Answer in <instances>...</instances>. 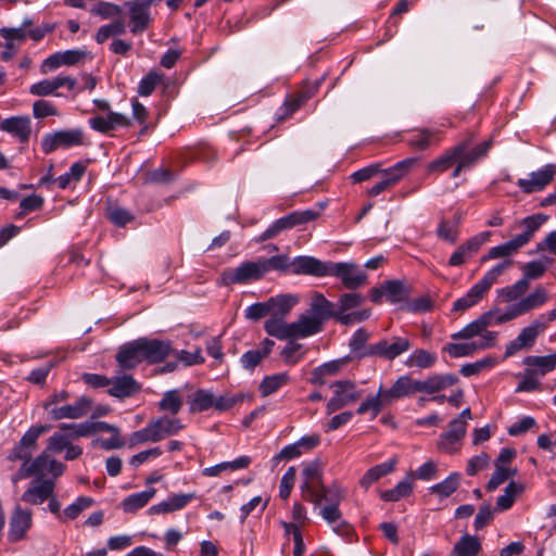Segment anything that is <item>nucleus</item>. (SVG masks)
<instances>
[{
    "mask_svg": "<svg viewBox=\"0 0 556 556\" xmlns=\"http://www.w3.org/2000/svg\"><path fill=\"white\" fill-rule=\"evenodd\" d=\"M317 217L318 212L314 210L292 212L283 217L278 218L273 224H270L269 227L255 239V242H265L269 239L275 238L285 230L315 220Z\"/></svg>",
    "mask_w": 556,
    "mask_h": 556,
    "instance_id": "nucleus-7",
    "label": "nucleus"
},
{
    "mask_svg": "<svg viewBox=\"0 0 556 556\" xmlns=\"http://www.w3.org/2000/svg\"><path fill=\"white\" fill-rule=\"evenodd\" d=\"M262 266L264 267L263 273L264 276L271 269L275 270H287L290 268L291 273H293V266L292 263L294 262V258L292 261L289 260V257L285 254L281 255H275L268 258H260Z\"/></svg>",
    "mask_w": 556,
    "mask_h": 556,
    "instance_id": "nucleus-55",
    "label": "nucleus"
},
{
    "mask_svg": "<svg viewBox=\"0 0 556 556\" xmlns=\"http://www.w3.org/2000/svg\"><path fill=\"white\" fill-rule=\"evenodd\" d=\"M131 109H132V118L139 125H141V129L139 131L140 136L146 135L148 131H150L154 128V126L147 123V119L149 117V111L142 103H140L138 100L134 99L131 101Z\"/></svg>",
    "mask_w": 556,
    "mask_h": 556,
    "instance_id": "nucleus-59",
    "label": "nucleus"
},
{
    "mask_svg": "<svg viewBox=\"0 0 556 556\" xmlns=\"http://www.w3.org/2000/svg\"><path fill=\"white\" fill-rule=\"evenodd\" d=\"M74 441L70 431L67 430L66 424L59 426V429L53 432L47 440L46 451L52 454L62 453L72 442Z\"/></svg>",
    "mask_w": 556,
    "mask_h": 556,
    "instance_id": "nucleus-39",
    "label": "nucleus"
},
{
    "mask_svg": "<svg viewBox=\"0 0 556 556\" xmlns=\"http://www.w3.org/2000/svg\"><path fill=\"white\" fill-rule=\"evenodd\" d=\"M184 405V397L179 389L166 391L161 401L159 402V409L161 412L177 415Z\"/></svg>",
    "mask_w": 556,
    "mask_h": 556,
    "instance_id": "nucleus-42",
    "label": "nucleus"
},
{
    "mask_svg": "<svg viewBox=\"0 0 556 556\" xmlns=\"http://www.w3.org/2000/svg\"><path fill=\"white\" fill-rule=\"evenodd\" d=\"M555 175V165L547 164L543 168L532 172L529 178H520L517 180L516 185L525 192V193H533L543 190L547 185H549Z\"/></svg>",
    "mask_w": 556,
    "mask_h": 556,
    "instance_id": "nucleus-16",
    "label": "nucleus"
},
{
    "mask_svg": "<svg viewBox=\"0 0 556 556\" xmlns=\"http://www.w3.org/2000/svg\"><path fill=\"white\" fill-rule=\"evenodd\" d=\"M336 314L334 303L327 300L323 293L314 292L307 313L299 317L306 338L320 332L323 324L330 318L336 319Z\"/></svg>",
    "mask_w": 556,
    "mask_h": 556,
    "instance_id": "nucleus-4",
    "label": "nucleus"
},
{
    "mask_svg": "<svg viewBox=\"0 0 556 556\" xmlns=\"http://www.w3.org/2000/svg\"><path fill=\"white\" fill-rule=\"evenodd\" d=\"M494 346V334L486 333L485 338L478 337V340L465 343H448L444 346L450 356L454 358L470 356L477 351Z\"/></svg>",
    "mask_w": 556,
    "mask_h": 556,
    "instance_id": "nucleus-20",
    "label": "nucleus"
},
{
    "mask_svg": "<svg viewBox=\"0 0 556 556\" xmlns=\"http://www.w3.org/2000/svg\"><path fill=\"white\" fill-rule=\"evenodd\" d=\"M53 479H35L21 496V501L29 505H40L54 493Z\"/></svg>",
    "mask_w": 556,
    "mask_h": 556,
    "instance_id": "nucleus-15",
    "label": "nucleus"
},
{
    "mask_svg": "<svg viewBox=\"0 0 556 556\" xmlns=\"http://www.w3.org/2000/svg\"><path fill=\"white\" fill-rule=\"evenodd\" d=\"M270 315L286 317L298 304L299 298L293 294H279L267 300Z\"/></svg>",
    "mask_w": 556,
    "mask_h": 556,
    "instance_id": "nucleus-36",
    "label": "nucleus"
},
{
    "mask_svg": "<svg viewBox=\"0 0 556 556\" xmlns=\"http://www.w3.org/2000/svg\"><path fill=\"white\" fill-rule=\"evenodd\" d=\"M458 224L459 218L454 222L442 219L437 229L438 238L451 244L456 243L459 233Z\"/></svg>",
    "mask_w": 556,
    "mask_h": 556,
    "instance_id": "nucleus-54",
    "label": "nucleus"
},
{
    "mask_svg": "<svg viewBox=\"0 0 556 556\" xmlns=\"http://www.w3.org/2000/svg\"><path fill=\"white\" fill-rule=\"evenodd\" d=\"M0 35L7 40L9 48H12L13 46L17 47L27 38V23L25 22L17 28H1Z\"/></svg>",
    "mask_w": 556,
    "mask_h": 556,
    "instance_id": "nucleus-58",
    "label": "nucleus"
},
{
    "mask_svg": "<svg viewBox=\"0 0 556 556\" xmlns=\"http://www.w3.org/2000/svg\"><path fill=\"white\" fill-rule=\"evenodd\" d=\"M390 405L388 397L384 394L382 386L379 387L375 395L368 396L363 401L356 409L358 415L371 413V419L376 418L384 406Z\"/></svg>",
    "mask_w": 556,
    "mask_h": 556,
    "instance_id": "nucleus-34",
    "label": "nucleus"
},
{
    "mask_svg": "<svg viewBox=\"0 0 556 556\" xmlns=\"http://www.w3.org/2000/svg\"><path fill=\"white\" fill-rule=\"evenodd\" d=\"M516 317V313L514 312L511 306H509L505 312H502L498 308L491 309L479 316L476 320L465 326L460 331L452 334V339L469 340L475 337H481L482 339H484L486 333H493L495 345L498 333L496 331H490L488 330V328L507 323Z\"/></svg>",
    "mask_w": 556,
    "mask_h": 556,
    "instance_id": "nucleus-3",
    "label": "nucleus"
},
{
    "mask_svg": "<svg viewBox=\"0 0 556 556\" xmlns=\"http://www.w3.org/2000/svg\"><path fill=\"white\" fill-rule=\"evenodd\" d=\"M9 540L21 541L33 526V514L29 509L16 505L10 518Z\"/></svg>",
    "mask_w": 556,
    "mask_h": 556,
    "instance_id": "nucleus-17",
    "label": "nucleus"
},
{
    "mask_svg": "<svg viewBox=\"0 0 556 556\" xmlns=\"http://www.w3.org/2000/svg\"><path fill=\"white\" fill-rule=\"evenodd\" d=\"M189 412L191 414L202 413L213 407L214 394L204 389H198L187 396Z\"/></svg>",
    "mask_w": 556,
    "mask_h": 556,
    "instance_id": "nucleus-40",
    "label": "nucleus"
},
{
    "mask_svg": "<svg viewBox=\"0 0 556 556\" xmlns=\"http://www.w3.org/2000/svg\"><path fill=\"white\" fill-rule=\"evenodd\" d=\"M319 514L337 534L345 535L350 532V525L343 519L339 505L336 503L325 505L320 508Z\"/></svg>",
    "mask_w": 556,
    "mask_h": 556,
    "instance_id": "nucleus-29",
    "label": "nucleus"
},
{
    "mask_svg": "<svg viewBox=\"0 0 556 556\" xmlns=\"http://www.w3.org/2000/svg\"><path fill=\"white\" fill-rule=\"evenodd\" d=\"M295 275L315 277L333 276L341 280L344 288L355 290L367 283V274L355 263L323 262L313 256H296L292 263Z\"/></svg>",
    "mask_w": 556,
    "mask_h": 556,
    "instance_id": "nucleus-2",
    "label": "nucleus"
},
{
    "mask_svg": "<svg viewBox=\"0 0 556 556\" xmlns=\"http://www.w3.org/2000/svg\"><path fill=\"white\" fill-rule=\"evenodd\" d=\"M125 5L129 11L130 31L135 35L146 31L152 21L150 7L143 0L128 1Z\"/></svg>",
    "mask_w": 556,
    "mask_h": 556,
    "instance_id": "nucleus-18",
    "label": "nucleus"
},
{
    "mask_svg": "<svg viewBox=\"0 0 556 556\" xmlns=\"http://www.w3.org/2000/svg\"><path fill=\"white\" fill-rule=\"evenodd\" d=\"M416 392V380H413L409 376L399 377L390 389H384V394L388 397L390 404L399 399L409 396Z\"/></svg>",
    "mask_w": 556,
    "mask_h": 556,
    "instance_id": "nucleus-33",
    "label": "nucleus"
},
{
    "mask_svg": "<svg viewBox=\"0 0 556 556\" xmlns=\"http://www.w3.org/2000/svg\"><path fill=\"white\" fill-rule=\"evenodd\" d=\"M516 470L495 464V470L486 484L488 491L496 490L502 483H504L509 477L515 476Z\"/></svg>",
    "mask_w": 556,
    "mask_h": 556,
    "instance_id": "nucleus-62",
    "label": "nucleus"
},
{
    "mask_svg": "<svg viewBox=\"0 0 556 556\" xmlns=\"http://www.w3.org/2000/svg\"><path fill=\"white\" fill-rule=\"evenodd\" d=\"M459 481H460L459 473L453 472L446 479H444L442 482L430 486L429 490L431 493L438 494L440 497H448L458 489Z\"/></svg>",
    "mask_w": 556,
    "mask_h": 556,
    "instance_id": "nucleus-53",
    "label": "nucleus"
},
{
    "mask_svg": "<svg viewBox=\"0 0 556 556\" xmlns=\"http://www.w3.org/2000/svg\"><path fill=\"white\" fill-rule=\"evenodd\" d=\"M443 139V132L439 129L419 128L412 132L407 144L415 150H426L432 146H439Z\"/></svg>",
    "mask_w": 556,
    "mask_h": 556,
    "instance_id": "nucleus-24",
    "label": "nucleus"
},
{
    "mask_svg": "<svg viewBox=\"0 0 556 556\" xmlns=\"http://www.w3.org/2000/svg\"><path fill=\"white\" fill-rule=\"evenodd\" d=\"M84 143L85 134L80 128L62 129L46 134L41 140V149L46 154H50L60 148L70 149Z\"/></svg>",
    "mask_w": 556,
    "mask_h": 556,
    "instance_id": "nucleus-9",
    "label": "nucleus"
},
{
    "mask_svg": "<svg viewBox=\"0 0 556 556\" xmlns=\"http://www.w3.org/2000/svg\"><path fill=\"white\" fill-rule=\"evenodd\" d=\"M283 319L285 317L271 315L270 318L264 323L266 333L277 338L278 340L306 338L299 318L290 324L286 323Z\"/></svg>",
    "mask_w": 556,
    "mask_h": 556,
    "instance_id": "nucleus-13",
    "label": "nucleus"
},
{
    "mask_svg": "<svg viewBox=\"0 0 556 556\" xmlns=\"http://www.w3.org/2000/svg\"><path fill=\"white\" fill-rule=\"evenodd\" d=\"M290 376L288 372H278L274 375H269L263 378L260 383L258 390L262 396H268L275 392H277L282 387L287 386L290 382Z\"/></svg>",
    "mask_w": 556,
    "mask_h": 556,
    "instance_id": "nucleus-44",
    "label": "nucleus"
},
{
    "mask_svg": "<svg viewBox=\"0 0 556 556\" xmlns=\"http://www.w3.org/2000/svg\"><path fill=\"white\" fill-rule=\"evenodd\" d=\"M116 361L123 369H132L143 362L140 339L123 345L116 355Z\"/></svg>",
    "mask_w": 556,
    "mask_h": 556,
    "instance_id": "nucleus-25",
    "label": "nucleus"
},
{
    "mask_svg": "<svg viewBox=\"0 0 556 556\" xmlns=\"http://www.w3.org/2000/svg\"><path fill=\"white\" fill-rule=\"evenodd\" d=\"M91 409V400L81 396L73 404H65L50 409L49 416L53 420L78 419L86 416Z\"/></svg>",
    "mask_w": 556,
    "mask_h": 556,
    "instance_id": "nucleus-21",
    "label": "nucleus"
},
{
    "mask_svg": "<svg viewBox=\"0 0 556 556\" xmlns=\"http://www.w3.org/2000/svg\"><path fill=\"white\" fill-rule=\"evenodd\" d=\"M435 353L429 352L424 349H416L408 355L404 364L408 368L426 369L432 367L435 364Z\"/></svg>",
    "mask_w": 556,
    "mask_h": 556,
    "instance_id": "nucleus-43",
    "label": "nucleus"
},
{
    "mask_svg": "<svg viewBox=\"0 0 556 556\" xmlns=\"http://www.w3.org/2000/svg\"><path fill=\"white\" fill-rule=\"evenodd\" d=\"M396 464L397 458L393 457L384 463H381L369 468L359 480L361 486L367 490L372 483L378 481L380 478L392 472L395 469Z\"/></svg>",
    "mask_w": 556,
    "mask_h": 556,
    "instance_id": "nucleus-35",
    "label": "nucleus"
},
{
    "mask_svg": "<svg viewBox=\"0 0 556 556\" xmlns=\"http://www.w3.org/2000/svg\"><path fill=\"white\" fill-rule=\"evenodd\" d=\"M417 163V159L408 157L403 161L397 162L395 165L384 169L382 173L384 178L372 186L367 194L369 197H377L381 192L390 189L394 185H396L403 177H405L414 165Z\"/></svg>",
    "mask_w": 556,
    "mask_h": 556,
    "instance_id": "nucleus-12",
    "label": "nucleus"
},
{
    "mask_svg": "<svg viewBox=\"0 0 556 556\" xmlns=\"http://www.w3.org/2000/svg\"><path fill=\"white\" fill-rule=\"evenodd\" d=\"M548 299L547 292L544 288H536L531 294L520 300L518 303L511 305L516 316L523 315L536 307L542 306Z\"/></svg>",
    "mask_w": 556,
    "mask_h": 556,
    "instance_id": "nucleus-32",
    "label": "nucleus"
},
{
    "mask_svg": "<svg viewBox=\"0 0 556 556\" xmlns=\"http://www.w3.org/2000/svg\"><path fill=\"white\" fill-rule=\"evenodd\" d=\"M0 129L25 143L29 140L31 134V122L28 116H13L1 121Z\"/></svg>",
    "mask_w": 556,
    "mask_h": 556,
    "instance_id": "nucleus-23",
    "label": "nucleus"
},
{
    "mask_svg": "<svg viewBox=\"0 0 556 556\" xmlns=\"http://www.w3.org/2000/svg\"><path fill=\"white\" fill-rule=\"evenodd\" d=\"M412 346L413 342L409 338L393 336L391 338L381 339L375 343L368 344L363 355L392 362L408 352Z\"/></svg>",
    "mask_w": 556,
    "mask_h": 556,
    "instance_id": "nucleus-5",
    "label": "nucleus"
},
{
    "mask_svg": "<svg viewBox=\"0 0 556 556\" xmlns=\"http://www.w3.org/2000/svg\"><path fill=\"white\" fill-rule=\"evenodd\" d=\"M547 215L538 213L523 218L518 226L523 230L518 236L514 237L516 240H522L525 247L533 237L534 232L547 220Z\"/></svg>",
    "mask_w": 556,
    "mask_h": 556,
    "instance_id": "nucleus-38",
    "label": "nucleus"
},
{
    "mask_svg": "<svg viewBox=\"0 0 556 556\" xmlns=\"http://www.w3.org/2000/svg\"><path fill=\"white\" fill-rule=\"evenodd\" d=\"M466 432L463 431V425L456 422L455 426L450 424L448 431L442 433L438 441V450L446 454H454L460 450L462 440Z\"/></svg>",
    "mask_w": 556,
    "mask_h": 556,
    "instance_id": "nucleus-26",
    "label": "nucleus"
},
{
    "mask_svg": "<svg viewBox=\"0 0 556 556\" xmlns=\"http://www.w3.org/2000/svg\"><path fill=\"white\" fill-rule=\"evenodd\" d=\"M519 377L520 382L516 388V392H532L540 389V378L530 368L527 367Z\"/></svg>",
    "mask_w": 556,
    "mask_h": 556,
    "instance_id": "nucleus-63",
    "label": "nucleus"
},
{
    "mask_svg": "<svg viewBox=\"0 0 556 556\" xmlns=\"http://www.w3.org/2000/svg\"><path fill=\"white\" fill-rule=\"evenodd\" d=\"M323 483L304 482L301 485V495L304 501L313 503L316 507L323 502Z\"/></svg>",
    "mask_w": 556,
    "mask_h": 556,
    "instance_id": "nucleus-64",
    "label": "nucleus"
},
{
    "mask_svg": "<svg viewBox=\"0 0 556 556\" xmlns=\"http://www.w3.org/2000/svg\"><path fill=\"white\" fill-rule=\"evenodd\" d=\"M264 267L260 258L248 261L235 268H227L219 276V283L223 286L244 285L261 279L264 276Z\"/></svg>",
    "mask_w": 556,
    "mask_h": 556,
    "instance_id": "nucleus-8",
    "label": "nucleus"
},
{
    "mask_svg": "<svg viewBox=\"0 0 556 556\" xmlns=\"http://www.w3.org/2000/svg\"><path fill=\"white\" fill-rule=\"evenodd\" d=\"M110 386L109 394L118 399L129 397L140 390L137 381L128 375L115 377L111 380Z\"/></svg>",
    "mask_w": 556,
    "mask_h": 556,
    "instance_id": "nucleus-30",
    "label": "nucleus"
},
{
    "mask_svg": "<svg viewBox=\"0 0 556 556\" xmlns=\"http://www.w3.org/2000/svg\"><path fill=\"white\" fill-rule=\"evenodd\" d=\"M384 294L391 303H400L407 296L403 282L389 280L384 283Z\"/></svg>",
    "mask_w": 556,
    "mask_h": 556,
    "instance_id": "nucleus-61",
    "label": "nucleus"
},
{
    "mask_svg": "<svg viewBox=\"0 0 556 556\" xmlns=\"http://www.w3.org/2000/svg\"><path fill=\"white\" fill-rule=\"evenodd\" d=\"M522 248V240H516L513 238L511 240L500 244L497 247H493L489 250L488 254L482 257V262L494 260V258H507L508 256L515 254L519 249Z\"/></svg>",
    "mask_w": 556,
    "mask_h": 556,
    "instance_id": "nucleus-46",
    "label": "nucleus"
},
{
    "mask_svg": "<svg viewBox=\"0 0 556 556\" xmlns=\"http://www.w3.org/2000/svg\"><path fill=\"white\" fill-rule=\"evenodd\" d=\"M331 389L333 390V396L326 405L327 414H332L349 404L355 403L362 396V391L351 380H338L331 384Z\"/></svg>",
    "mask_w": 556,
    "mask_h": 556,
    "instance_id": "nucleus-10",
    "label": "nucleus"
},
{
    "mask_svg": "<svg viewBox=\"0 0 556 556\" xmlns=\"http://www.w3.org/2000/svg\"><path fill=\"white\" fill-rule=\"evenodd\" d=\"M155 493L156 490L150 488L142 492L130 494L122 501L121 506L125 513L135 514L137 510L144 507L155 496Z\"/></svg>",
    "mask_w": 556,
    "mask_h": 556,
    "instance_id": "nucleus-37",
    "label": "nucleus"
},
{
    "mask_svg": "<svg viewBox=\"0 0 556 556\" xmlns=\"http://www.w3.org/2000/svg\"><path fill=\"white\" fill-rule=\"evenodd\" d=\"M291 339L282 349L280 355L283 358L285 363L288 365H295L299 363L305 355V350L303 344L292 341Z\"/></svg>",
    "mask_w": 556,
    "mask_h": 556,
    "instance_id": "nucleus-57",
    "label": "nucleus"
},
{
    "mask_svg": "<svg viewBox=\"0 0 556 556\" xmlns=\"http://www.w3.org/2000/svg\"><path fill=\"white\" fill-rule=\"evenodd\" d=\"M39 458H42V459L40 462V465L38 466V469L34 470L35 475H45L47 472V473L52 475L53 478H58L64 472L65 465L63 463L56 460L55 458H52L50 456V452L45 450L42 453H40L34 459H39Z\"/></svg>",
    "mask_w": 556,
    "mask_h": 556,
    "instance_id": "nucleus-41",
    "label": "nucleus"
},
{
    "mask_svg": "<svg viewBox=\"0 0 556 556\" xmlns=\"http://www.w3.org/2000/svg\"><path fill=\"white\" fill-rule=\"evenodd\" d=\"M274 346L275 342L271 339H264L258 349L249 350L241 355V366L244 369L253 370L273 352Z\"/></svg>",
    "mask_w": 556,
    "mask_h": 556,
    "instance_id": "nucleus-28",
    "label": "nucleus"
},
{
    "mask_svg": "<svg viewBox=\"0 0 556 556\" xmlns=\"http://www.w3.org/2000/svg\"><path fill=\"white\" fill-rule=\"evenodd\" d=\"M511 266L513 261L510 258L504 260L503 262L492 267L489 271H486L485 275L478 281V283L484 291L488 292L496 282L497 278Z\"/></svg>",
    "mask_w": 556,
    "mask_h": 556,
    "instance_id": "nucleus-51",
    "label": "nucleus"
},
{
    "mask_svg": "<svg viewBox=\"0 0 556 556\" xmlns=\"http://www.w3.org/2000/svg\"><path fill=\"white\" fill-rule=\"evenodd\" d=\"M93 500L89 496H79L74 503L63 510V518L68 520L76 519L81 511L92 506Z\"/></svg>",
    "mask_w": 556,
    "mask_h": 556,
    "instance_id": "nucleus-60",
    "label": "nucleus"
},
{
    "mask_svg": "<svg viewBox=\"0 0 556 556\" xmlns=\"http://www.w3.org/2000/svg\"><path fill=\"white\" fill-rule=\"evenodd\" d=\"M523 365L530 368L540 379L556 368V353L523 358Z\"/></svg>",
    "mask_w": 556,
    "mask_h": 556,
    "instance_id": "nucleus-31",
    "label": "nucleus"
},
{
    "mask_svg": "<svg viewBox=\"0 0 556 556\" xmlns=\"http://www.w3.org/2000/svg\"><path fill=\"white\" fill-rule=\"evenodd\" d=\"M548 327V323L541 315L529 326L521 329L517 338L506 345L505 357H510L522 349H530L535 343L536 338Z\"/></svg>",
    "mask_w": 556,
    "mask_h": 556,
    "instance_id": "nucleus-11",
    "label": "nucleus"
},
{
    "mask_svg": "<svg viewBox=\"0 0 556 556\" xmlns=\"http://www.w3.org/2000/svg\"><path fill=\"white\" fill-rule=\"evenodd\" d=\"M413 492L412 478L400 481L393 489L386 490L381 493V498L386 502H397L401 498L407 497Z\"/></svg>",
    "mask_w": 556,
    "mask_h": 556,
    "instance_id": "nucleus-50",
    "label": "nucleus"
},
{
    "mask_svg": "<svg viewBox=\"0 0 556 556\" xmlns=\"http://www.w3.org/2000/svg\"><path fill=\"white\" fill-rule=\"evenodd\" d=\"M143 353V359L150 364L163 362L172 352L169 341L139 338Z\"/></svg>",
    "mask_w": 556,
    "mask_h": 556,
    "instance_id": "nucleus-22",
    "label": "nucleus"
},
{
    "mask_svg": "<svg viewBox=\"0 0 556 556\" xmlns=\"http://www.w3.org/2000/svg\"><path fill=\"white\" fill-rule=\"evenodd\" d=\"M126 25L124 21L117 20L111 24L101 26L96 33L94 39L98 43H103L110 37L125 34Z\"/></svg>",
    "mask_w": 556,
    "mask_h": 556,
    "instance_id": "nucleus-56",
    "label": "nucleus"
},
{
    "mask_svg": "<svg viewBox=\"0 0 556 556\" xmlns=\"http://www.w3.org/2000/svg\"><path fill=\"white\" fill-rule=\"evenodd\" d=\"M491 237L490 231H483L469 238L466 242L460 244L447 261L448 266L459 267L463 266L468 260L478 253L480 248L489 241Z\"/></svg>",
    "mask_w": 556,
    "mask_h": 556,
    "instance_id": "nucleus-14",
    "label": "nucleus"
},
{
    "mask_svg": "<svg viewBox=\"0 0 556 556\" xmlns=\"http://www.w3.org/2000/svg\"><path fill=\"white\" fill-rule=\"evenodd\" d=\"M87 166L83 162L72 164L70 170L59 176L55 181L61 189H66L72 184L78 182L86 173Z\"/></svg>",
    "mask_w": 556,
    "mask_h": 556,
    "instance_id": "nucleus-49",
    "label": "nucleus"
},
{
    "mask_svg": "<svg viewBox=\"0 0 556 556\" xmlns=\"http://www.w3.org/2000/svg\"><path fill=\"white\" fill-rule=\"evenodd\" d=\"M485 293L486 291H484L481 286L476 282L464 296L457 299L454 302L453 309L464 312L479 303Z\"/></svg>",
    "mask_w": 556,
    "mask_h": 556,
    "instance_id": "nucleus-45",
    "label": "nucleus"
},
{
    "mask_svg": "<svg viewBox=\"0 0 556 556\" xmlns=\"http://www.w3.org/2000/svg\"><path fill=\"white\" fill-rule=\"evenodd\" d=\"M365 301V298L358 293H344L339 298L338 309H336V320L340 323L342 315H348L349 309L361 306Z\"/></svg>",
    "mask_w": 556,
    "mask_h": 556,
    "instance_id": "nucleus-52",
    "label": "nucleus"
},
{
    "mask_svg": "<svg viewBox=\"0 0 556 556\" xmlns=\"http://www.w3.org/2000/svg\"><path fill=\"white\" fill-rule=\"evenodd\" d=\"M156 442L178 434L185 425L175 417L163 416L150 421Z\"/></svg>",
    "mask_w": 556,
    "mask_h": 556,
    "instance_id": "nucleus-27",
    "label": "nucleus"
},
{
    "mask_svg": "<svg viewBox=\"0 0 556 556\" xmlns=\"http://www.w3.org/2000/svg\"><path fill=\"white\" fill-rule=\"evenodd\" d=\"M51 426L49 425L30 427L10 451L8 460L21 462L23 466L31 465L33 454L37 450V441L39 437L48 432Z\"/></svg>",
    "mask_w": 556,
    "mask_h": 556,
    "instance_id": "nucleus-6",
    "label": "nucleus"
},
{
    "mask_svg": "<svg viewBox=\"0 0 556 556\" xmlns=\"http://www.w3.org/2000/svg\"><path fill=\"white\" fill-rule=\"evenodd\" d=\"M481 551V543L477 536L465 534L454 545L453 553L456 556H477Z\"/></svg>",
    "mask_w": 556,
    "mask_h": 556,
    "instance_id": "nucleus-47",
    "label": "nucleus"
},
{
    "mask_svg": "<svg viewBox=\"0 0 556 556\" xmlns=\"http://www.w3.org/2000/svg\"><path fill=\"white\" fill-rule=\"evenodd\" d=\"M88 124L91 129L101 132L109 134L116 128H127L131 125L130 118L126 115L117 112L110 111L106 115H97L88 119Z\"/></svg>",
    "mask_w": 556,
    "mask_h": 556,
    "instance_id": "nucleus-19",
    "label": "nucleus"
},
{
    "mask_svg": "<svg viewBox=\"0 0 556 556\" xmlns=\"http://www.w3.org/2000/svg\"><path fill=\"white\" fill-rule=\"evenodd\" d=\"M473 135L469 134L467 138L455 146L444 150L434 160L426 166L428 174H443L448 169H453L451 177L457 178L462 172L471 168L479 160L484 157L491 147L490 141H483L475 147Z\"/></svg>",
    "mask_w": 556,
    "mask_h": 556,
    "instance_id": "nucleus-1",
    "label": "nucleus"
},
{
    "mask_svg": "<svg viewBox=\"0 0 556 556\" xmlns=\"http://www.w3.org/2000/svg\"><path fill=\"white\" fill-rule=\"evenodd\" d=\"M525 488L522 484L511 481L507 484L504 490V494L498 496L496 501V508L498 510H507L509 509L516 497L523 492Z\"/></svg>",
    "mask_w": 556,
    "mask_h": 556,
    "instance_id": "nucleus-48",
    "label": "nucleus"
}]
</instances>
